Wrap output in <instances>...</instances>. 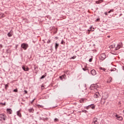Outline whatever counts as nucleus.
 <instances>
[{
	"label": "nucleus",
	"mask_w": 124,
	"mask_h": 124,
	"mask_svg": "<svg viewBox=\"0 0 124 124\" xmlns=\"http://www.w3.org/2000/svg\"><path fill=\"white\" fill-rule=\"evenodd\" d=\"M54 122H55V123H57V122H59V119L57 118H55L54 119Z\"/></svg>",
	"instance_id": "5701e85b"
},
{
	"label": "nucleus",
	"mask_w": 124,
	"mask_h": 124,
	"mask_svg": "<svg viewBox=\"0 0 124 124\" xmlns=\"http://www.w3.org/2000/svg\"><path fill=\"white\" fill-rule=\"evenodd\" d=\"M47 43L48 44L50 43H51V40H48V41H47Z\"/></svg>",
	"instance_id": "c756f323"
},
{
	"label": "nucleus",
	"mask_w": 124,
	"mask_h": 124,
	"mask_svg": "<svg viewBox=\"0 0 124 124\" xmlns=\"http://www.w3.org/2000/svg\"><path fill=\"white\" fill-rule=\"evenodd\" d=\"M108 37H110V36H108Z\"/></svg>",
	"instance_id": "ea45409f"
},
{
	"label": "nucleus",
	"mask_w": 124,
	"mask_h": 124,
	"mask_svg": "<svg viewBox=\"0 0 124 124\" xmlns=\"http://www.w3.org/2000/svg\"><path fill=\"white\" fill-rule=\"evenodd\" d=\"M46 76V75H43L42 76V77L41 78V79H43V78H44Z\"/></svg>",
	"instance_id": "cd10ccee"
},
{
	"label": "nucleus",
	"mask_w": 124,
	"mask_h": 124,
	"mask_svg": "<svg viewBox=\"0 0 124 124\" xmlns=\"http://www.w3.org/2000/svg\"><path fill=\"white\" fill-rule=\"evenodd\" d=\"M33 101H34V99L32 101L31 103H32V102H33Z\"/></svg>",
	"instance_id": "4c0bfd02"
},
{
	"label": "nucleus",
	"mask_w": 124,
	"mask_h": 124,
	"mask_svg": "<svg viewBox=\"0 0 124 124\" xmlns=\"http://www.w3.org/2000/svg\"><path fill=\"white\" fill-rule=\"evenodd\" d=\"M24 92L25 93H28V92L26 90H25Z\"/></svg>",
	"instance_id": "7c9ffc66"
},
{
	"label": "nucleus",
	"mask_w": 124,
	"mask_h": 124,
	"mask_svg": "<svg viewBox=\"0 0 124 124\" xmlns=\"http://www.w3.org/2000/svg\"><path fill=\"white\" fill-rule=\"evenodd\" d=\"M75 58L76 57L74 56V57H72L71 59H73L74 60V59H75Z\"/></svg>",
	"instance_id": "2f4dec72"
},
{
	"label": "nucleus",
	"mask_w": 124,
	"mask_h": 124,
	"mask_svg": "<svg viewBox=\"0 0 124 124\" xmlns=\"http://www.w3.org/2000/svg\"><path fill=\"white\" fill-rule=\"evenodd\" d=\"M61 44H63V41H62Z\"/></svg>",
	"instance_id": "f704fd0d"
},
{
	"label": "nucleus",
	"mask_w": 124,
	"mask_h": 124,
	"mask_svg": "<svg viewBox=\"0 0 124 124\" xmlns=\"http://www.w3.org/2000/svg\"><path fill=\"white\" fill-rule=\"evenodd\" d=\"M12 34H13V32H12V31H10V32L8 33V36H9V37H11V36H12Z\"/></svg>",
	"instance_id": "f8f14e48"
},
{
	"label": "nucleus",
	"mask_w": 124,
	"mask_h": 124,
	"mask_svg": "<svg viewBox=\"0 0 124 124\" xmlns=\"http://www.w3.org/2000/svg\"><path fill=\"white\" fill-rule=\"evenodd\" d=\"M123 70H124V67H123Z\"/></svg>",
	"instance_id": "58836bf2"
},
{
	"label": "nucleus",
	"mask_w": 124,
	"mask_h": 124,
	"mask_svg": "<svg viewBox=\"0 0 124 124\" xmlns=\"http://www.w3.org/2000/svg\"><path fill=\"white\" fill-rule=\"evenodd\" d=\"M105 103V101L104 102V103Z\"/></svg>",
	"instance_id": "79ce46f5"
},
{
	"label": "nucleus",
	"mask_w": 124,
	"mask_h": 124,
	"mask_svg": "<svg viewBox=\"0 0 124 124\" xmlns=\"http://www.w3.org/2000/svg\"><path fill=\"white\" fill-rule=\"evenodd\" d=\"M90 106L91 109H93V110H94V109H95V105L93 104H92V105H90Z\"/></svg>",
	"instance_id": "9d476101"
},
{
	"label": "nucleus",
	"mask_w": 124,
	"mask_h": 124,
	"mask_svg": "<svg viewBox=\"0 0 124 124\" xmlns=\"http://www.w3.org/2000/svg\"><path fill=\"white\" fill-rule=\"evenodd\" d=\"M29 47V45L27 44L23 43L21 45V47L24 49V50H27V48Z\"/></svg>",
	"instance_id": "f03ea898"
},
{
	"label": "nucleus",
	"mask_w": 124,
	"mask_h": 124,
	"mask_svg": "<svg viewBox=\"0 0 124 124\" xmlns=\"http://www.w3.org/2000/svg\"><path fill=\"white\" fill-rule=\"evenodd\" d=\"M92 28H93V27H91V28H90V30H88V31H94V29L93 28V29H92Z\"/></svg>",
	"instance_id": "a211bd4d"
},
{
	"label": "nucleus",
	"mask_w": 124,
	"mask_h": 124,
	"mask_svg": "<svg viewBox=\"0 0 124 124\" xmlns=\"http://www.w3.org/2000/svg\"><path fill=\"white\" fill-rule=\"evenodd\" d=\"M99 69H100L101 70H103V71H106V69L103 67H100Z\"/></svg>",
	"instance_id": "f3484780"
},
{
	"label": "nucleus",
	"mask_w": 124,
	"mask_h": 124,
	"mask_svg": "<svg viewBox=\"0 0 124 124\" xmlns=\"http://www.w3.org/2000/svg\"><path fill=\"white\" fill-rule=\"evenodd\" d=\"M90 31H88V34H90Z\"/></svg>",
	"instance_id": "e433bc0d"
},
{
	"label": "nucleus",
	"mask_w": 124,
	"mask_h": 124,
	"mask_svg": "<svg viewBox=\"0 0 124 124\" xmlns=\"http://www.w3.org/2000/svg\"><path fill=\"white\" fill-rule=\"evenodd\" d=\"M29 111L30 113H33L34 110L33 109V108H30L29 109Z\"/></svg>",
	"instance_id": "2eb2a0df"
},
{
	"label": "nucleus",
	"mask_w": 124,
	"mask_h": 124,
	"mask_svg": "<svg viewBox=\"0 0 124 124\" xmlns=\"http://www.w3.org/2000/svg\"><path fill=\"white\" fill-rule=\"evenodd\" d=\"M14 92H15V93H17V92H18V89H15L14 90Z\"/></svg>",
	"instance_id": "bb28decb"
},
{
	"label": "nucleus",
	"mask_w": 124,
	"mask_h": 124,
	"mask_svg": "<svg viewBox=\"0 0 124 124\" xmlns=\"http://www.w3.org/2000/svg\"><path fill=\"white\" fill-rule=\"evenodd\" d=\"M91 72L92 75H93V76L96 75V71H95L94 69L92 70Z\"/></svg>",
	"instance_id": "0eeeda50"
},
{
	"label": "nucleus",
	"mask_w": 124,
	"mask_h": 124,
	"mask_svg": "<svg viewBox=\"0 0 124 124\" xmlns=\"http://www.w3.org/2000/svg\"><path fill=\"white\" fill-rule=\"evenodd\" d=\"M22 69H23V70H24V71H29V67H26V66H22Z\"/></svg>",
	"instance_id": "1a4fd4ad"
},
{
	"label": "nucleus",
	"mask_w": 124,
	"mask_h": 124,
	"mask_svg": "<svg viewBox=\"0 0 124 124\" xmlns=\"http://www.w3.org/2000/svg\"><path fill=\"white\" fill-rule=\"evenodd\" d=\"M17 115L18 116V117H20V118L22 117V114H21V112L20 111H18L17 112Z\"/></svg>",
	"instance_id": "4468645a"
},
{
	"label": "nucleus",
	"mask_w": 124,
	"mask_h": 124,
	"mask_svg": "<svg viewBox=\"0 0 124 124\" xmlns=\"http://www.w3.org/2000/svg\"><path fill=\"white\" fill-rule=\"evenodd\" d=\"M8 114H12V110L10 108H8L7 109Z\"/></svg>",
	"instance_id": "9b49d317"
},
{
	"label": "nucleus",
	"mask_w": 124,
	"mask_h": 124,
	"mask_svg": "<svg viewBox=\"0 0 124 124\" xmlns=\"http://www.w3.org/2000/svg\"><path fill=\"white\" fill-rule=\"evenodd\" d=\"M106 59V55H105V53H103L101 54L100 56V60L101 61H104Z\"/></svg>",
	"instance_id": "f257e3e1"
},
{
	"label": "nucleus",
	"mask_w": 124,
	"mask_h": 124,
	"mask_svg": "<svg viewBox=\"0 0 124 124\" xmlns=\"http://www.w3.org/2000/svg\"><path fill=\"white\" fill-rule=\"evenodd\" d=\"M114 47H115V45H111L109 46V48L110 49H112V48H114Z\"/></svg>",
	"instance_id": "aec40b11"
},
{
	"label": "nucleus",
	"mask_w": 124,
	"mask_h": 124,
	"mask_svg": "<svg viewBox=\"0 0 124 124\" xmlns=\"http://www.w3.org/2000/svg\"><path fill=\"white\" fill-rule=\"evenodd\" d=\"M115 117H117V120L119 121H122L123 120V117L120 115H116Z\"/></svg>",
	"instance_id": "39448f33"
},
{
	"label": "nucleus",
	"mask_w": 124,
	"mask_h": 124,
	"mask_svg": "<svg viewBox=\"0 0 124 124\" xmlns=\"http://www.w3.org/2000/svg\"><path fill=\"white\" fill-rule=\"evenodd\" d=\"M105 15H108V14L107 13V12L105 13Z\"/></svg>",
	"instance_id": "72a5a7b5"
},
{
	"label": "nucleus",
	"mask_w": 124,
	"mask_h": 124,
	"mask_svg": "<svg viewBox=\"0 0 124 124\" xmlns=\"http://www.w3.org/2000/svg\"><path fill=\"white\" fill-rule=\"evenodd\" d=\"M4 17V14L3 13L0 14V18L1 19V18H3Z\"/></svg>",
	"instance_id": "dca6fc26"
},
{
	"label": "nucleus",
	"mask_w": 124,
	"mask_h": 124,
	"mask_svg": "<svg viewBox=\"0 0 124 124\" xmlns=\"http://www.w3.org/2000/svg\"><path fill=\"white\" fill-rule=\"evenodd\" d=\"M6 116L4 114H0V121H5Z\"/></svg>",
	"instance_id": "7ed1b4c3"
},
{
	"label": "nucleus",
	"mask_w": 124,
	"mask_h": 124,
	"mask_svg": "<svg viewBox=\"0 0 124 124\" xmlns=\"http://www.w3.org/2000/svg\"><path fill=\"white\" fill-rule=\"evenodd\" d=\"M92 124H98V122H97V118H94L93 122H92Z\"/></svg>",
	"instance_id": "423d86ee"
},
{
	"label": "nucleus",
	"mask_w": 124,
	"mask_h": 124,
	"mask_svg": "<svg viewBox=\"0 0 124 124\" xmlns=\"http://www.w3.org/2000/svg\"><path fill=\"white\" fill-rule=\"evenodd\" d=\"M60 79H61V80H62L63 78H64V76H62L61 77H60Z\"/></svg>",
	"instance_id": "393cba45"
},
{
	"label": "nucleus",
	"mask_w": 124,
	"mask_h": 124,
	"mask_svg": "<svg viewBox=\"0 0 124 124\" xmlns=\"http://www.w3.org/2000/svg\"><path fill=\"white\" fill-rule=\"evenodd\" d=\"M123 46V45L122 44H119L117 45V47L115 48V50H119L120 48H121V47Z\"/></svg>",
	"instance_id": "6e6552de"
},
{
	"label": "nucleus",
	"mask_w": 124,
	"mask_h": 124,
	"mask_svg": "<svg viewBox=\"0 0 124 124\" xmlns=\"http://www.w3.org/2000/svg\"><path fill=\"white\" fill-rule=\"evenodd\" d=\"M5 87H6V88H8V85L6 84V85H5Z\"/></svg>",
	"instance_id": "473e14b6"
},
{
	"label": "nucleus",
	"mask_w": 124,
	"mask_h": 124,
	"mask_svg": "<svg viewBox=\"0 0 124 124\" xmlns=\"http://www.w3.org/2000/svg\"><path fill=\"white\" fill-rule=\"evenodd\" d=\"M82 112H87V111H86V110H83Z\"/></svg>",
	"instance_id": "c9c22d12"
},
{
	"label": "nucleus",
	"mask_w": 124,
	"mask_h": 124,
	"mask_svg": "<svg viewBox=\"0 0 124 124\" xmlns=\"http://www.w3.org/2000/svg\"><path fill=\"white\" fill-rule=\"evenodd\" d=\"M100 96V94H99V93H98V92H96L94 94V97L95 98H97V97H99Z\"/></svg>",
	"instance_id": "20e7f679"
},
{
	"label": "nucleus",
	"mask_w": 124,
	"mask_h": 124,
	"mask_svg": "<svg viewBox=\"0 0 124 124\" xmlns=\"http://www.w3.org/2000/svg\"><path fill=\"white\" fill-rule=\"evenodd\" d=\"M79 102H80V103H84V99H80V100H79Z\"/></svg>",
	"instance_id": "412c9836"
},
{
	"label": "nucleus",
	"mask_w": 124,
	"mask_h": 124,
	"mask_svg": "<svg viewBox=\"0 0 124 124\" xmlns=\"http://www.w3.org/2000/svg\"><path fill=\"white\" fill-rule=\"evenodd\" d=\"M93 61V58H91L89 59V62H91Z\"/></svg>",
	"instance_id": "c85d7f7f"
},
{
	"label": "nucleus",
	"mask_w": 124,
	"mask_h": 124,
	"mask_svg": "<svg viewBox=\"0 0 124 124\" xmlns=\"http://www.w3.org/2000/svg\"><path fill=\"white\" fill-rule=\"evenodd\" d=\"M90 108H91V107H90V105L85 108L87 109V110H89V109H90Z\"/></svg>",
	"instance_id": "4be33fe9"
},
{
	"label": "nucleus",
	"mask_w": 124,
	"mask_h": 124,
	"mask_svg": "<svg viewBox=\"0 0 124 124\" xmlns=\"http://www.w3.org/2000/svg\"><path fill=\"white\" fill-rule=\"evenodd\" d=\"M42 89H43V87H42Z\"/></svg>",
	"instance_id": "a19ab883"
},
{
	"label": "nucleus",
	"mask_w": 124,
	"mask_h": 124,
	"mask_svg": "<svg viewBox=\"0 0 124 124\" xmlns=\"http://www.w3.org/2000/svg\"><path fill=\"white\" fill-rule=\"evenodd\" d=\"M111 12H114V10H110L108 12V13H111Z\"/></svg>",
	"instance_id": "b1692460"
},
{
	"label": "nucleus",
	"mask_w": 124,
	"mask_h": 124,
	"mask_svg": "<svg viewBox=\"0 0 124 124\" xmlns=\"http://www.w3.org/2000/svg\"><path fill=\"white\" fill-rule=\"evenodd\" d=\"M58 47H59V44L56 43L55 44V49H58Z\"/></svg>",
	"instance_id": "6ab92c4d"
},
{
	"label": "nucleus",
	"mask_w": 124,
	"mask_h": 124,
	"mask_svg": "<svg viewBox=\"0 0 124 124\" xmlns=\"http://www.w3.org/2000/svg\"><path fill=\"white\" fill-rule=\"evenodd\" d=\"M109 80H110V81H108V83H111V82H112V78H109Z\"/></svg>",
	"instance_id": "a878e982"
},
{
	"label": "nucleus",
	"mask_w": 124,
	"mask_h": 124,
	"mask_svg": "<svg viewBox=\"0 0 124 124\" xmlns=\"http://www.w3.org/2000/svg\"><path fill=\"white\" fill-rule=\"evenodd\" d=\"M101 2H103V0H99L98 1H96V3L97 4H99V3H101Z\"/></svg>",
	"instance_id": "ddd939ff"
}]
</instances>
